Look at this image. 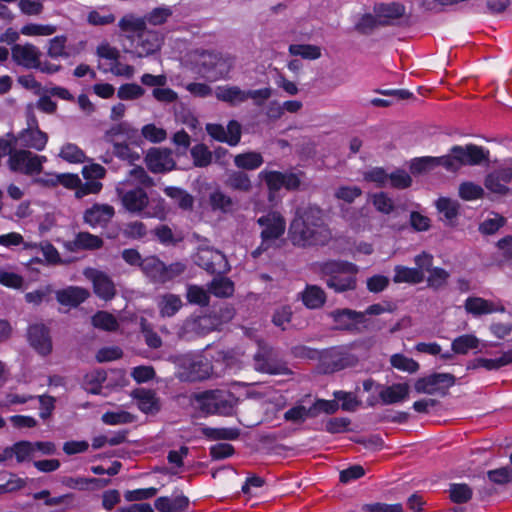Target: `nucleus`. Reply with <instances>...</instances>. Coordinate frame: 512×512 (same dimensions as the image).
Segmentation results:
<instances>
[{"mask_svg":"<svg viewBox=\"0 0 512 512\" xmlns=\"http://www.w3.org/2000/svg\"><path fill=\"white\" fill-rule=\"evenodd\" d=\"M289 235L292 243L301 247L323 245L331 237L324 223L322 210L314 206L297 210L289 227Z\"/></svg>","mask_w":512,"mask_h":512,"instance_id":"obj_1","label":"nucleus"},{"mask_svg":"<svg viewBox=\"0 0 512 512\" xmlns=\"http://www.w3.org/2000/svg\"><path fill=\"white\" fill-rule=\"evenodd\" d=\"M116 193L123 207L130 213L143 218L164 220L168 214L165 200L157 194L148 195L142 187L125 189L124 184L116 187Z\"/></svg>","mask_w":512,"mask_h":512,"instance_id":"obj_2","label":"nucleus"},{"mask_svg":"<svg viewBox=\"0 0 512 512\" xmlns=\"http://www.w3.org/2000/svg\"><path fill=\"white\" fill-rule=\"evenodd\" d=\"M105 140L113 146L114 155L134 165L139 161L141 155L134 147L139 148L141 139L137 129L127 122H120L113 125L105 133Z\"/></svg>","mask_w":512,"mask_h":512,"instance_id":"obj_3","label":"nucleus"},{"mask_svg":"<svg viewBox=\"0 0 512 512\" xmlns=\"http://www.w3.org/2000/svg\"><path fill=\"white\" fill-rule=\"evenodd\" d=\"M188 62L192 71L210 81L224 78L233 65L230 56L207 50L191 52L188 56Z\"/></svg>","mask_w":512,"mask_h":512,"instance_id":"obj_4","label":"nucleus"},{"mask_svg":"<svg viewBox=\"0 0 512 512\" xmlns=\"http://www.w3.org/2000/svg\"><path fill=\"white\" fill-rule=\"evenodd\" d=\"M320 272L330 289L335 292H345L356 287L358 267L347 261L331 260L319 265Z\"/></svg>","mask_w":512,"mask_h":512,"instance_id":"obj_5","label":"nucleus"},{"mask_svg":"<svg viewBox=\"0 0 512 512\" xmlns=\"http://www.w3.org/2000/svg\"><path fill=\"white\" fill-rule=\"evenodd\" d=\"M193 402L206 414L230 415L234 407L232 394L224 390L196 393L193 396Z\"/></svg>","mask_w":512,"mask_h":512,"instance_id":"obj_6","label":"nucleus"},{"mask_svg":"<svg viewBox=\"0 0 512 512\" xmlns=\"http://www.w3.org/2000/svg\"><path fill=\"white\" fill-rule=\"evenodd\" d=\"M261 228V244L253 251V257H258L263 251L272 247L280 239L286 230L284 217L276 211L268 212L257 220Z\"/></svg>","mask_w":512,"mask_h":512,"instance_id":"obj_7","label":"nucleus"},{"mask_svg":"<svg viewBox=\"0 0 512 512\" xmlns=\"http://www.w3.org/2000/svg\"><path fill=\"white\" fill-rule=\"evenodd\" d=\"M12 138L15 147L36 151H43L48 142V135L39 128L38 120L32 108H28L26 113V127Z\"/></svg>","mask_w":512,"mask_h":512,"instance_id":"obj_8","label":"nucleus"},{"mask_svg":"<svg viewBox=\"0 0 512 512\" xmlns=\"http://www.w3.org/2000/svg\"><path fill=\"white\" fill-rule=\"evenodd\" d=\"M46 156L35 154L27 149H15L8 158L9 169L13 172L34 175L42 171Z\"/></svg>","mask_w":512,"mask_h":512,"instance_id":"obj_9","label":"nucleus"},{"mask_svg":"<svg viewBox=\"0 0 512 512\" xmlns=\"http://www.w3.org/2000/svg\"><path fill=\"white\" fill-rule=\"evenodd\" d=\"M451 155H448L453 161V167L448 168V171H457L463 165H479L488 160L489 152L482 147L469 144L465 147L453 146L451 148Z\"/></svg>","mask_w":512,"mask_h":512,"instance_id":"obj_10","label":"nucleus"},{"mask_svg":"<svg viewBox=\"0 0 512 512\" xmlns=\"http://www.w3.org/2000/svg\"><path fill=\"white\" fill-rule=\"evenodd\" d=\"M259 177L263 180L269 190V199H274V194L281 188L287 190H295L300 186V175L297 173H282L278 171L263 170L260 172Z\"/></svg>","mask_w":512,"mask_h":512,"instance_id":"obj_11","label":"nucleus"},{"mask_svg":"<svg viewBox=\"0 0 512 512\" xmlns=\"http://www.w3.org/2000/svg\"><path fill=\"white\" fill-rule=\"evenodd\" d=\"M178 363L187 370L185 377L190 381L202 380L211 374V365L201 354L187 353L178 359Z\"/></svg>","mask_w":512,"mask_h":512,"instance_id":"obj_12","label":"nucleus"},{"mask_svg":"<svg viewBox=\"0 0 512 512\" xmlns=\"http://www.w3.org/2000/svg\"><path fill=\"white\" fill-rule=\"evenodd\" d=\"M82 175L86 180L83 186L75 192V197L81 199L89 194H98L102 190L100 182L106 175V169L97 163L85 165L82 169Z\"/></svg>","mask_w":512,"mask_h":512,"instance_id":"obj_13","label":"nucleus"},{"mask_svg":"<svg viewBox=\"0 0 512 512\" xmlns=\"http://www.w3.org/2000/svg\"><path fill=\"white\" fill-rule=\"evenodd\" d=\"M194 261L210 273L220 274L228 270V263L224 254L209 247H200Z\"/></svg>","mask_w":512,"mask_h":512,"instance_id":"obj_14","label":"nucleus"},{"mask_svg":"<svg viewBox=\"0 0 512 512\" xmlns=\"http://www.w3.org/2000/svg\"><path fill=\"white\" fill-rule=\"evenodd\" d=\"M455 378L449 373H434L420 378L416 381L414 387L418 393L436 394L453 386Z\"/></svg>","mask_w":512,"mask_h":512,"instance_id":"obj_15","label":"nucleus"},{"mask_svg":"<svg viewBox=\"0 0 512 512\" xmlns=\"http://www.w3.org/2000/svg\"><path fill=\"white\" fill-rule=\"evenodd\" d=\"M356 362L357 357L346 347L332 348L322 356L325 372L328 373L353 366Z\"/></svg>","mask_w":512,"mask_h":512,"instance_id":"obj_16","label":"nucleus"},{"mask_svg":"<svg viewBox=\"0 0 512 512\" xmlns=\"http://www.w3.org/2000/svg\"><path fill=\"white\" fill-rule=\"evenodd\" d=\"M163 42L162 36L153 30H145L133 39L134 53L142 58L158 52Z\"/></svg>","mask_w":512,"mask_h":512,"instance_id":"obj_17","label":"nucleus"},{"mask_svg":"<svg viewBox=\"0 0 512 512\" xmlns=\"http://www.w3.org/2000/svg\"><path fill=\"white\" fill-rule=\"evenodd\" d=\"M84 276L92 282L94 293L99 298L107 301L114 297L115 285L106 273L94 268H87L84 270Z\"/></svg>","mask_w":512,"mask_h":512,"instance_id":"obj_18","label":"nucleus"},{"mask_svg":"<svg viewBox=\"0 0 512 512\" xmlns=\"http://www.w3.org/2000/svg\"><path fill=\"white\" fill-rule=\"evenodd\" d=\"M145 162L153 173H164L175 167L172 151L166 148H152L148 151Z\"/></svg>","mask_w":512,"mask_h":512,"instance_id":"obj_19","label":"nucleus"},{"mask_svg":"<svg viewBox=\"0 0 512 512\" xmlns=\"http://www.w3.org/2000/svg\"><path fill=\"white\" fill-rule=\"evenodd\" d=\"M512 180V164L504 163L497 170L488 174L485 179V187L492 193L506 194L508 184Z\"/></svg>","mask_w":512,"mask_h":512,"instance_id":"obj_20","label":"nucleus"},{"mask_svg":"<svg viewBox=\"0 0 512 512\" xmlns=\"http://www.w3.org/2000/svg\"><path fill=\"white\" fill-rule=\"evenodd\" d=\"M206 130L212 138L231 146L237 145L241 138V125L234 120L226 128L219 124H207Z\"/></svg>","mask_w":512,"mask_h":512,"instance_id":"obj_21","label":"nucleus"},{"mask_svg":"<svg viewBox=\"0 0 512 512\" xmlns=\"http://www.w3.org/2000/svg\"><path fill=\"white\" fill-rule=\"evenodd\" d=\"M256 370L269 374H282L287 371V368L274 360L273 350L266 346L259 344V350L254 356Z\"/></svg>","mask_w":512,"mask_h":512,"instance_id":"obj_22","label":"nucleus"},{"mask_svg":"<svg viewBox=\"0 0 512 512\" xmlns=\"http://www.w3.org/2000/svg\"><path fill=\"white\" fill-rule=\"evenodd\" d=\"M464 308L467 313L473 315L474 317L496 312H505V307L501 301H491L482 297H468L465 300Z\"/></svg>","mask_w":512,"mask_h":512,"instance_id":"obj_23","label":"nucleus"},{"mask_svg":"<svg viewBox=\"0 0 512 512\" xmlns=\"http://www.w3.org/2000/svg\"><path fill=\"white\" fill-rule=\"evenodd\" d=\"M114 207L109 204L95 203L84 212L83 219L92 228L104 227L113 218Z\"/></svg>","mask_w":512,"mask_h":512,"instance_id":"obj_24","label":"nucleus"},{"mask_svg":"<svg viewBox=\"0 0 512 512\" xmlns=\"http://www.w3.org/2000/svg\"><path fill=\"white\" fill-rule=\"evenodd\" d=\"M13 61L25 68H38L40 66V52L32 44H15L11 49Z\"/></svg>","mask_w":512,"mask_h":512,"instance_id":"obj_25","label":"nucleus"},{"mask_svg":"<svg viewBox=\"0 0 512 512\" xmlns=\"http://www.w3.org/2000/svg\"><path fill=\"white\" fill-rule=\"evenodd\" d=\"M28 340L30 345L41 355H47L52 350L49 330L43 324H34L29 327Z\"/></svg>","mask_w":512,"mask_h":512,"instance_id":"obj_26","label":"nucleus"},{"mask_svg":"<svg viewBox=\"0 0 512 512\" xmlns=\"http://www.w3.org/2000/svg\"><path fill=\"white\" fill-rule=\"evenodd\" d=\"M336 327L342 330H353L364 323V313L351 309H340L331 312Z\"/></svg>","mask_w":512,"mask_h":512,"instance_id":"obj_27","label":"nucleus"},{"mask_svg":"<svg viewBox=\"0 0 512 512\" xmlns=\"http://www.w3.org/2000/svg\"><path fill=\"white\" fill-rule=\"evenodd\" d=\"M215 96L219 101L237 106L247 101L246 90L234 85H222L215 89Z\"/></svg>","mask_w":512,"mask_h":512,"instance_id":"obj_28","label":"nucleus"},{"mask_svg":"<svg viewBox=\"0 0 512 512\" xmlns=\"http://www.w3.org/2000/svg\"><path fill=\"white\" fill-rule=\"evenodd\" d=\"M453 161L450 159L449 156H441V157H421V158H415L412 160L410 169L411 172L416 173H422L425 171H428L434 167L437 166H443L446 170L448 168L453 167Z\"/></svg>","mask_w":512,"mask_h":512,"instance_id":"obj_29","label":"nucleus"},{"mask_svg":"<svg viewBox=\"0 0 512 512\" xmlns=\"http://www.w3.org/2000/svg\"><path fill=\"white\" fill-rule=\"evenodd\" d=\"M89 296V291L82 287L70 286L56 292L58 302L65 306H78Z\"/></svg>","mask_w":512,"mask_h":512,"instance_id":"obj_30","label":"nucleus"},{"mask_svg":"<svg viewBox=\"0 0 512 512\" xmlns=\"http://www.w3.org/2000/svg\"><path fill=\"white\" fill-rule=\"evenodd\" d=\"M189 500L184 495L159 497L155 501V508L159 512H183L187 509Z\"/></svg>","mask_w":512,"mask_h":512,"instance_id":"obj_31","label":"nucleus"},{"mask_svg":"<svg viewBox=\"0 0 512 512\" xmlns=\"http://www.w3.org/2000/svg\"><path fill=\"white\" fill-rule=\"evenodd\" d=\"M374 12L379 24L384 25L391 20L400 18L404 14L405 8L399 3H381L375 6Z\"/></svg>","mask_w":512,"mask_h":512,"instance_id":"obj_32","label":"nucleus"},{"mask_svg":"<svg viewBox=\"0 0 512 512\" xmlns=\"http://www.w3.org/2000/svg\"><path fill=\"white\" fill-rule=\"evenodd\" d=\"M5 456L8 457V460L15 457L19 463L29 461L36 456L35 445L29 441L17 442L13 446L5 448Z\"/></svg>","mask_w":512,"mask_h":512,"instance_id":"obj_33","label":"nucleus"},{"mask_svg":"<svg viewBox=\"0 0 512 512\" xmlns=\"http://www.w3.org/2000/svg\"><path fill=\"white\" fill-rule=\"evenodd\" d=\"M409 394L407 383H398L383 388L379 396L384 404H394L405 400Z\"/></svg>","mask_w":512,"mask_h":512,"instance_id":"obj_34","label":"nucleus"},{"mask_svg":"<svg viewBox=\"0 0 512 512\" xmlns=\"http://www.w3.org/2000/svg\"><path fill=\"white\" fill-rule=\"evenodd\" d=\"M394 271L393 281L395 283L418 284L424 280V273L420 269L398 265Z\"/></svg>","mask_w":512,"mask_h":512,"instance_id":"obj_35","label":"nucleus"},{"mask_svg":"<svg viewBox=\"0 0 512 512\" xmlns=\"http://www.w3.org/2000/svg\"><path fill=\"white\" fill-rule=\"evenodd\" d=\"M480 340L473 334H464L455 338L451 343V349L455 354L465 355L469 351L477 350Z\"/></svg>","mask_w":512,"mask_h":512,"instance_id":"obj_36","label":"nucleus"},{"mask_svg":"<svg viewBox=\"0 0 512 512\" xmlns=\"http://www.w3.org/2000/svg\"><path fill=\"white\" fill-rule=\"evenodd\" d=\"M325 300V292L316 285H308L302 293V301L310 309L320 308Z\"/></svg>","mask_w":512,"mask_h":512,"instance_id":"obj_37","label":"nucleus"},{"mask_svg":"<svg viewBox=\"0 0 512 512\" xmlns=\"http://www.w3.org/2000/svg\"><path fill=\"white\" fill-rule=\"evenodd\" d=\"M137 405L144 413H154L159 410L158 399L151 390L140 389L135 393Z\"/></svg>","mask_w":512,"mask_h":512,"instance_id":"obj_38","label":"nucleus"},{"mask_svg":"<svg viewBox=\"0 0 512 512\" xmlns=\"http://www.w3.org/2000/svg\"><path fill=\"white\" fill-rule=\"evenodd\" d=\"M217 324L211 316H199L197 318L189 319L184 324V329L194 332L198 335H203L215 329Z\"/></svg>","mask_w":512,"mask_h":512,"instance_id":"obj_39","label":"nucleus"},{"mask_svg":"<svg viewBox=\"0 0 512 512\" xmlns=\"http://www.w3.org/2000/svg\"><path fill=\"white\" fill-rule=\"evenodd\" d=\"M217 324L211 316H199L197 318L189 319L184 324V329L194 332L198 335H203L215 329Z\"/></svg>","mask_w":512,"mask_h":512,"instance_id":"obj_40","label":"nucleus"},{"mask_svg":"<svg viewBox=\"0 0 512 512\" xmlns=\"http://www.w3.org/2000/svg\"><path fill=\"white\" fill-rule=\"evenodd\" d=\"M217 324L211 316H199L197 318L189 319L184 324V329L194 332L198 335H203L215 329Z\"/></svg>","mask_w":512,"mask_h":512,"instance_id":"obj_41","label":"nucleus"},{"mask_svg":"<svg viewBox=\"0 0 512 512\" xmlns=\"http://www.w3.org/2000/svg\"><path fill=\"white\" fill-rule=\"evenodd\" d=\"M58 156L72 164H80L86 161L85 152L76 144L70 142L64 143L61 146Z\"/></svg>","mask_w":512,"mask_h":512,"instance_id":"obj_42","label":"nucleus"},{"mask_svg":"<svg viewBox=\"0 0 512 512\" xmlns=\"http://www.w3.org/2000/svg\"><path fill=\"white\" fill-rule=\"evenodd\" d=\"M57 31V26L52 24L27 23L20 29V33L28 37H47Z\"/></svg>","mask_w":512,"mask_h":512,"instance_id":"obj_43","label":"nucleus"},{"mask_svg":"<svg viewBox=\"0 0 512 512\" xmlns=\"http://www.w3.org/2000/svg\"><path fill=\"white\" fill-rule=\"evenodd\" d=\"M99 68L107 73L110 72L115 76L124 77L130 79L135 74V68L132 65L123 63L120 60V57L117 58L114 62H111L109 66H106L105 63H100Z\"/></svg>","mask_w":512,"mask_h":512,"instance_id":"obj_44","label":"nucleus"},{"mask_svg":"<svg viewBox=\"0 0 512 512\" xmlns=\"http://www.w3.org/2000/svg\"><path fill=\"white\" fill-rule=\"evenodd\" d=\"M209 292L216 297H230L234 292V283L226 277H215L209 284Z\"/></svg>","mask_w":512,"mask_h":512,"instance_id":"obj_45","label":"nucleus"},{"mask_svg":"<svg viewBox=\"0 0 512 512\" xmlns=\"http://www.w3.org/2000/svg\"><path fill=\"white\" fill-rule=\"evenodd\" d=\"M74 246L77 249L95 250L103 245V240L99 236L93 235L89 232H79L74 241Z\"/></svg>","mask_w":512,"mask_h":512,"instance_id":"obj_46","label":"nucleus"},{"mask_svg":"<svg viewBox=\"0 0 512 512\" xmlns=\"http://www.w3.org/2000/svg\"><path fill=\"white\" fill-rule=\"evenodd\" d=\"M158 306L162 316L171 317L182 307V301L177 295L165 294L160 298Z\"/></svg>","mask_w":512,"mask_h":512,"instance_id":"obj_47","label":"nucleus"},{"mask_svg":"<svg viewBox=\"0 0 512 512\" xmlns=\"http://www.w3.org/2000/svg\"><path fill=\"white\" fill-rule=\"evenodd\" d=\"M165 194L175 200L178 206L183 210H190L193 207L194 199L185 190L177 187H166Z\"/></svg>","mask_w":512,"mask_h":512,"instance_id":"obj_48","label":"nucleus"},{"mask_svg":"<svg viewBox=\"0 0 512 512\" xmlns=\"http://www.w3.org/2000/svg\"><path fill=\"white\" fill-rule=\"evenodd\" d=\"M234 163L239 168L254 170L262 165L263 158L260 153L247 152L237 155L234 159Z\"/></svg>","mask_w":512,"mask_h":512,"instance_id":"obj_49","label":"nucleus"},{"mask_svg":"<svg viewBox=\"0 0 512 512\" xmlns=\"http://www.w3.org/2000/svg\"><path fill=\"white\" fill-rule=\"evenodd\" d=\"M146 19L145 17H137L133 14L125 15L119 21V27L124 32H136L137 34L141 33L146 29Z\"/></svg>","mask_w":512,"mask_h":512,"instance_id":"obj_50","label":"nucleus"},{"mask_svg":"<svg viewBox=\"0 0 512 512\" xmlns=\"http://www.w3.org/2000/svg\"><path fill=\"white\" fill-rule=\"evenodd\" d=\"M289 53L294 56H300L303 59L315 60L321 56V49L315 45L309 44H291Z\"/></svg>","mask_w":512,"mask_h":512,"instance_id":"obj_51","label":"nucleus"},{"mask_svg":"<svg viewBox=\"0 0 512 512\" xmlns=\"http://www.w3.org/2000/svg\"><path fill=\"white\" fill-rule=\"evenodd\" d=\"M106 380V373L102 370H95L85 376L84 388L88 393L100 394L102 383Z\"/></svg>","mask_w":512,"mask_h":512,"instance_id":"obj_52","label":"nucleus"},{"mask_svg":"<svg viewBox=\"0 0 512 512\" xmlns=\"http://www.w3.org/2000/svg\"><path fill=\"white\" fill-rule=\"evenodd\" d=\"M92 324L95 328L105 331H115L118 328L117 319L106 311H99L92 317Z\"/></svg>","mask_w":512,"mask_h":512,"instance_id":"obj_53","label":"nucleus"},{"mask_svg":"<svg viewBox=\"0 0 512 512\" xmlns=\"http://www.w3.org/2000/svg\"><path fill=\"white\" fill-rule=\"evenodd\" d=\"M193 163L197 167H205L212 161V153L204 144H196L190 150Z\"/></svg>","mask_w":512,"mask_h":512,"instance_id":"obj_54","label":"nucleus"},{"mask_svg":"<svg viewBox=\"0 0 512 512\" xmlns=\"http://www.w3.org/2000/svg\"><path fill=\"white\" fill-rule=\"evenodd\" d=\"M311 412V406L306 407L304 405H296L285 412L284 419L293 423H301L307 418H314Z\"/></svg>","mask_w":512,"mask_h":512,"instance_id":"obj_55","label":"nucleus"},{"mask_svg":"<svg viewBox=\"0 0 512 512\" xmlns=\"http://www.w3.org/2000/svg\"><path fill=\"white\" fill-rule=\"evenodd\" d=\"M390 362L394 368L408 373H415L419 369L418 362L403 354L392 355Z\"/></svg>","mask_w":512,"mask_h":512,"instance_id":"obj_56","label":"nucleus"},{"mask_svg":"<svg viewBox=\"0 0 512 512\" xmlns=\"http://www.w3.org/2000/svg\"><path fill=\"white\" fill-rule=\"evenodd\" d=\"M20 245H22L26 250L36 247V244L25 242L23 236L20 233L10 232L0 235V246L12 248Z\"/></svg>","mask_w":512,"mask_h":512,"instance_id":"obj_57","label":"nucleus"},{"mask_svg":"<svg viewBox=\"0 0 512 512\" xmlns=\"http://www.w3.org/2000/svg\"><path fill=\"white\" fill-rule=\"evenodd\" d=\"M210 204L213 210H219L223 213L231 212L234 206L232 199L221 191H214L210 195Z\"/></svg>","mask_w":512,"mask_h":512,"instance_id":"obj_58","label":"nucleus"},{"mask_svg":"<svg viewBox=\"0 0 512 512\" xmlns=\"http://www.w3.org/2000/svg\"><path fill=\"white\" fill-rule=\"evenodd\" d=\"M145 94V90L136 83H126L117 90V96L121 100H136Z\"/></svg>","mask_w":512,"mask_h":512,"instance_id":"obj_59","label":"nucleus"},{"mask_svg":"<svg viewBox=\"0 0 512 512\" xmlns=\"http://www.w3.org/2000/svg\"><path fill=\"white\" fill-rule=\"evenodd\" d=\"M87 21L91 25H108L115 21V16L105 8L92 10L87 16Z\"/></svg>","mask_w":512,"mask_h":512,"instance_id":"obj_60","label":"nucleus"},{"mask_svg":"<svg viewBox=\"0 0 512 512\" xmlns=\"http://www.w3.org/2000/svg\"><path fill=\"white\" fill-rule=\"evenodd\" d=\"M142 270L153 280L159 282L161 270H163V262L155 257L143 259L141 263Z\"/></svg>","mask_w":512,"mask_h":512,"instance_id":"obj_61","label":"nucleus"},{"mask_svg":"<svg viewBox=\"0 0 512 512\" xmlns=\"http://www.w3.org/2000/svg\"><path fill=\"white\" fill-rule=\"evenodd\" d=\"M505 224V218L499 214H490L481 224L480 231L483 234L491 235L497 232Z\"/></svg>","mask_w":512,"mask_h":512,"instance_id":"obj_62","label":"nucleus"},{"mask_svg":"<svg viewBox=\"0 0 512 512\" xmlns=\"http://www.w3.org/2000/svg\"><path fill=\"white\" fill-rule=\"evenodd\" d=\"M172 13V9L168 6L157 7L145 16L146 23L154 26L162 25L167 21Z\"/></svg>","mask_w":512,"mask_h":512,"instance_id":"obj_63","label":"nucleus"},{"mask_svg":"<svg viewBox=\"0 0 512 512\" xmlns=\"http://www.w3.org/2000/svg\"><path fill=\"white\" fill-rule=\"evenodd\" d=\"M142 136L151 143H160L167 137L166 131L155 124L144 125L141 129Z\"/></svg>","mask_w":512,"mask_h":512,"instance_id":"obj_64","label":"nucleus"}]
</instances>
